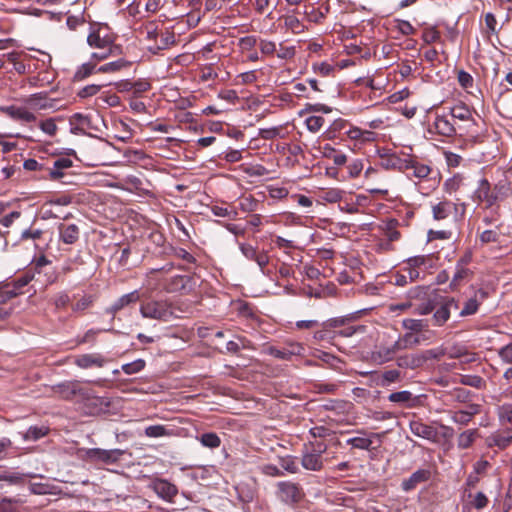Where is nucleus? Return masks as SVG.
Here are the masks:
<instances>
[{
    "instance_id": "1",
    "label": "nucleus",
    "mask_w": 512,
    "mask_h": 512,
    "mask_svg": "<svg viewBox=\"0 0 512 512\" xmlns=\"http://www.w3.org/2000/svg\"><path fill=\"white\" fill-rule=\"evenodd\" d=\"M424 337L414 336L412 333H406L390 346L380 345L372 352L371 358L377 364H384L395 358L399 351L412 348L421 343Z\"/></svg>"
},
{
    "instance_id": "2",
    "label": "nucleus",
    "mask_w": 512,
    "mask_h": 512,
    "mask_svg": "<svg viewBox=\"0 0 512 512\" xmlns=\"http://www.w3.org/2000/svg\"><path fill=\"white\" fill-rule=\"evenodd\" d=\"M511 195V186L506 181L498 182L493 190L487 179L482 178L474 192V197L479 202H485L486 207H492L496 202L502 201Z\"/></svg>"
},
{
    "instance_id": "3",
    "label": "nucleus",
    "mask_w": 512,
    "mask_h": 512,
    "mask_svg": "<svg viewBox=\"0 0 512 512\" xmlns=\"http://www.w3.org/2000/svg\"><path fill=\"white\" fill-rule=\"evenodd\" d=\"M140 314L143 318L168 322L176 318L175 307L168 299H149L140 305Z\"/></svg>"
},
{
    "instance_id": "4",
    "label": "nucleus",
    "mask_w": 512,
    "mask_h": 512,
    "mask_svg": "<svg viewBox=\"0 0 512 512\" xmlns=\"http://www.w3.org/2000/svg\"><path fill=\"white\" fill-rule=\"evenodd\" d=\"M124 454L123 450L120 449H100V448H92L85 450V458L94 463H103V464H114L120 460L122 455Z\"/></svg>"
},
{
    "instance_id": "5",
    "label": "nucleus",
    "mask_w": 512,
    "mask_h": 512,
    "mask_svg": "<svg viewBox=\"0 0 512 512\" xmlns=\"http://www.w3.org/2000/svg\"><path fill=\"white\" fill-rule=\"evenodd\" d=\"M277 497L286 504L299 502L303 497L301 487L291 481H281L277 483Z\"/></svg>"
},
{
    "instance_id": "6",
    "label": "nucleus",
    "mask_w": 512,
    "mask_h": 512,
    "mask_svg": "<svg viewBox=\"0 0 512 512\" xmlns=\"http://www.w3.org/2000/svg\"><path fill=\"white\" fill-rule=\"evenodd\" d=\"M304 351V346L298 342H289L283 347L269 346L265 350L268 355L285 361H291L294 356L303 355Z\"/></svg>"
},
{
    "instance_id": "7",
    "label": "nucleus",
    "mask_w": 512,
    "mask_h": 512,
    "mask_svg": "<svg viewBox=\"0 0 512 512\" xmlns=\"http://www.w3.org/2000/svg\"><path fill=\"white\" fill-rule=\"evenodd\" d=\"M431 260L432 258L429 256H415L409 258L402 271L406 273L410 282L416 281L421 278V273L430 267Z\"/></svg>"
},
{
    "instance_id": "8",
    "label": "nucleus",
    "mask_w": 512,
    "mask_h": 512,
    "mask_svg": "<svg viewBox=\"0 0 512 512\" xmlns=\"http://www.w3.org/2000/svg\"><path fill=\"white\" fill-rule=\"evenodd\" d=\"M326 451V447L318 444L317 448L311 452L302 455L301 464L304 469L310 471H319L323 467L322 453Z\"/></svg>"
},
{
    "instance_id": "9",
    "label": "nucleus",
    "mask_w": 512,
    "mask_h": 512,
    "mask_svg": "<svg viewBox=\"0 0 512 512\" xmlns=\"http://www.w3.org/2000/svg\"><path fill=\"white\" fill-rule=\"evenodd\" d=\"M151 488L160 498L169 502H172L178 493L177 487L165 479L153 480Z\"/></svg>"
},
{
    "instance_id": "10",
    "label": "nucleus",
    "mask_w": 512,
    "mask_h": 512,
    "mask_svg": "<svg viewBox=\"0 0 512 512\" xmlns=\"http://www.w3.org/2000/svg\"><path fill=\"white\" fill-rule=\"evenodd\" d=\"M411 432L420 438L436 441L438 437V431L435 427L423 423L420 419L412 420L409 424Z\"/></svg>"
},
{
    "instance_id": "11",
    "label": "nucleus",
    "mask_w": 512,
    "mask_h": 512,
    "mask_svg": "<svg viewBox=\"0 0 512 512\" xmlns=\"http://www.w3.org/2000/svg\"><path fill=\"white\" fill-rule=\"evenodd\" d=\"M486 443L489 447L505 449L512 443V428H506L491 434L487 437Z\"/></svg>"
},
{
    "instance_id": "12",
    "label": "nucleus",
    "mask_w": 512,
    "mask_h": 512,
    "mask_svg": "<svg viewBox=\"0 0 512 512\" xmlns=\"http://www.w3.org/2000/svg\"><path fill=\"white\" fill-rule=\"evenodd\" d=\"M74 363L82 369H88L91 367H103L106 359L98 353L82 354L75 357Z\"/></svg>"
},
{
    "instance_id": "13",
    "label": "nucleus",
    "mask_w": 512,
    "mask_h": 512,
    "mask_svg": "<svg viewBox=\"0 0 512 512\" xmlns=\"http://www.w3.org/2000/svg\"><path fill=\"white\" fill-rule=\"evenodd\" d=\"M5 113L13 120L23 123H32L36 121V116L25 107L8 106Z\"/></svg>"
},
{
    "instance_id": "14",
    "label": "nucleus",
    "mask_w": 512,
    "mask_h": 512,
    "mask_svg": "<svg viewBox=\"0 0 512 512\" xmlns=\"http://www.w3.org/2000/svg\"><path fill=\"white\" fill-rule=\"evenodd\" d=\"M60 240L65 244H74L79 239V228L75 224L61 223L58 226Z\"/></svg>"
},
{
    "instance_id": "15",
    "label": "nucleus",
    "mask_w": 512,
    "mask_h": 512,
    "mask_svg": "<svg viewBox=\"0 0 512 512\" xmlns=\"http://www.w3.org/2000/svg\"><path fill=\"white\" fill-rule=\"evenodd\" d=\"M54 392L59 397L66 400L72 399L77 394H83L79 382L77 381L59 384L54 387Z\"/></svg>"
},
{
    "instance_id": "16",
    "label": "nucleus",
    "mask_w": 512,
    "mask_h": 512,
    "mask_svg": "<svg viewBox=\"0 0 512 512\" xmlns=\"http://www.w3.org/2000/svg\"><path fill=\"white\" fill-rule=\"evenodd\" d=\"M140 297L141 296L137 290L122 295L112 304V306L108 309V312L115 314L124 307L139 301Z\"/></svg>"
},
{
    "instance_id": "17",
    "label": "nucleus",
    "mask_w": 512,
    "mask_h": 512,
    "mask_svg": "<svg viewBox=\"0 0 512 512\" xmlns=\"http://www.w3.org/2000/svg\"><path fill=\"white\" fill-rule=\"evenodd\" d=\"M456 210V205L448 200L441 201L432 206V214L435 220H444Z\"/></svg>"
},
{
    "instance_id": "18",
    "label": "nucleus",
    "mask_w": 512,
    "mask_h": 512,
    "mask_svg": "<svg viewBox=\"0 0 512 512\" xmlns=\"http://www.w3.org/2000/svg\"><path fill=\"white\" fill-rule=\"evenodd\" d=\"M175 43V36L172 32L166 31L161 34L160 39L156 40V42L149 46L148 49L152 53H157L160 50H164L169 48L171 45Z\"/></svg>"
},
{
    "instance_id": "19",
    "label": "nucleus",
    "mask_w": 512,
    "mask_h": 512,
    "mask_svg": "<svg viewBox=\"0 0 512 512\" xmlns=\"http://www.w3.org/2000/svg\"><path fill=\"white\" fill-rule=\"evenodd\" d=\"M479 412V406L478 405H472L467 410H459L454 412L452 416V420L455 423L466 425L468 424L472 417L476 415Z\"/></svg>"
},
{
    "instance_id": "20",
    "label": "nucleus",
    "mask_w": 512,
    "mask_h": 512,
    "mask_svg": "<svg viewBox=\"0 0 512 512\" xmlns=\"http://www.w3.org/2000/svg\"><path fill=\"white\" fill-rule=\"evenodd\" d=\"M421 360L422 358H420L419 353L406 354L399 356L396 359V363L400 368L416 369L422 366Z\"/></svg>"
},
{
    "instance_id": "21",
    "label": "nucleus",
    "mask_w": 512,
    "mask_h": 512,
    "mask_svg": "<svg viewBox=\"0 0 512 512\" xmlns=\"http://www.w3.org/2000/svg\"><path fill=\"white\" fill-rule=\"evenodd\" d=\"M434 127L438 134L449 137L455 134V128L445 116H437Z\"/></svg>"
},
{
    "instance_id": "22",
    "label": "nucleus",
    "mask_w": 512,
    "mask_h": 512,
    "mask_svg": "<svg viewBox=\"0 0 512 512\" xmlns=\"http://www.w3.org/2000/svg\"><path fill=\"white\" fill-rule=\"evenodd\" d=\"M145 435L150 438L169 437L173 435V430L165 425H151L145 428Z\"/></svg>"
},
{
    "instance_id": "23",
    "label": "nucleus",
    "mask_w": 512,
    "mask_h": 512,
    "mask_svg": "<svg viewBox=\"0 0 512 512\" xmlns=\"http://www.w3.org/2000/svg\"><path fill=\"white\" fill-rule=\"evenodd\" d=\"M484 295V293H482ZM484 296L481 299L478 298L477 294H475L472 298H469L465 303L464 307L460 311L459 315L461 317H466L475 314L478 311V308L483 300Z\"/></svg>"
},
{
    "instance_id": "24",
    "label": "nucleus",
    "mask_w": 512,
    "mask_h": 512,
    "mask_svg": "<svg viewBox=\"0 0 512 512\" xmlns=\"http://www.w3.org/2000/svg\"><path fill=\"white\" fill-rule=\"evenodd\" d=\"M402 326L404 329L409 330L411 332H422L427 330L428 324L425 320L422 319H411L407 318L402 321Z\"/></svg>"
},
{
    "instance_id": "25",
    "label": "nucleus",
    "mask_w": 512,
    "mask_h": 512,
    "mask_svg": "<svg viewBox=\"0 0 512 512\" xmlns=\"http://www.w3.org/2000/svg\"><path fill=\"white\" fill-rule=\"evenodd\" d=\"M478 432L476 429H470L462 432L457 440V445L460 449L469 448L476 439Z\"/></svg>"
},
{
    "instance_id": "26",
    "label": "nucleus",
    "mask_w": 512,
    "mask_h": 512,
    "mask_svg": "<svg viewBox=\"0 0 512 512\" xmlns=\"http://www.w3.org/2000/svg\"><path fill=\"white\" fill-rule=\"evenodd\" d=\"M87 43L90 47L105 50L110 48V40L101 37L98 32H92L87 37Z\"/></svg>"
},
{
    "instance_id": "27",
    "label": "nucleus",
    "mask_w": 512,
    "mask_h": 512,
    "mask_svg": "<svg viewBox=\"0 0 512 512\" xmlns=\"http://www.w3.org/2000/svg\"><path fill=\"white\" fill-rule=\"evenodd\" d=\"M130 65V63L124 59H118L113 62L106 63L100 66L97 70L99 73H114L120 71L123 68H126Z\"/></svg>"
},
{
    "instance_id": "28",
    "label": "nucleus",
    "mask_w": 512,
    "mask_h": 512,
    "mask_svg": "<svg viewBox=\"0 0 512 512\" xmlns=\"http://www.w3.org/2000/svg\"><path fill=\"white\" fill-rule=\"evenodd\" d=\"M398 222L394 219L389 220L383 227L385 237L390 241H397L400 239V232L397 230Z\"/></svg>"
},
{
    "instance_id": "29",
    "label": "nucleus",
    "mask_w": 512,
    "mask_h": 512,
    "mask_svg": "<svg viewBox=\"0 0 512 512\" xmlns=\"http://www.w3.org/2000/svg\"><path fill=\"white\" fill-rule=\"evenodd\" d=\"M451 116L461 121H467L471 119L472 113L465 104L459 103L451 108Z\"/></svg>"
},
{
    "instance_id": "30",
    "label": "nucleus",
    "mask_w": 512,
    "mask_h": 512,
    "mask_svg": "<svg viewBox=\"0 0 512 512\" xmlns=\"http://www.w3.org/2000/svg\"><path fill=\"white\" fill-rule=\"evenodd\" d=\"M279 464L282 467V469L287 471L288 473L296 474L299 472L297 459L294 456L287 455L285 457H280Z\"/></svg>"
},
{
    "instance_id": "31",
    "label": "nucleus",
    "mask_w": 512,
    "mask_h": 512,
    "mask_svg": "<svg viewBox=\"0 0 512 512\" xmlns=\"http://www.w3.org/2000/svg\"><path fill=\"white\" fill-rule=\"evenodd\" d=\"M427 478V472L423 470L416 471L411 475L408 480H405L402 484L403 489L408 491L413 489L418 483L425 481Z\"/></svg>"
},
{
    "instance_id": "32",
    "label": "nucleus",
    "mask_w": 512,
    "mask_h": 512,
    "mask_svg": "<svg viewBox=\"0 0 512 512\" xmlns=\"http://www.w3.org/2000/svg\"><path fill=\"white\" fill-rule=\"evenodd\" d=\"M455 305L453 302L441 305L434 312V320L437 325L444 324L450 317V306Z\"/></svg>"
},
{
    "instance_id": "33",
    "label": "nucleus",
    "mask_w": 512,
    "mask_h": 512,
    "mask_svg": "<svg viewBox=\"0 0 512 512\" xmlns=\"http://www.w3.org/2000/svg\"><path fill=\"white\" fill-rule=\"evenodd\" d=\"M71 124H77L74 128H72V133L82 132L85 127L89 126L90 119L87 115H83L81 113H75L71 119Z\"/></svg>"
},
{
    "instance_id": "34",
    "label": "nucleus",
    "mask_w": 512,
    "mask_h": 512,
    "mask_svg": "<svg viewBox=\"0 0 512 512\" xmlns=\"http://www.w3.org/2000/svg\"><path fill=\"white\" fill-rule=\"evenodd\" d=\"M284 24L287 29L291 30L295 34L302 33L305 29L302 22L294 15L285 16Z\"/></svg>"
},
{
    "instance_id": "35",
    "label": "nucleus",
    "mask_w": 512,
    "mask_h": 512,
    "mask_svg": "<svg viewBox=\"0 0 512 512\" xmlns=\"http://www.w3.org/2000/svg\"><path fill=\"white\" fill-rule=\"evenodd\" d=\"M388 399L393 403L408 404L414 400V397L410 391L404 390L391 393Z\"/></svg>"
},
{
    "instance_id": "36",
    "label": "nucleus",
    "mask_w": 512,
    "mask_h": 512,
    "mask_svg": "<svg viewBox=\"0 0 512 512\" xmlns=\"http://www.w3.org/2000/svg\"><path fill=\"white\" fill-rule=\"evenodd\" d=\"M200 442L203 446L208 448H217L221 444V440L216 433H204L200 437Z\"/></svg>"
},
{
    "instance_id": "37",
    "label": "nucleus",
    "mask_w": 512,
    "mask_h": 512,
    "mask_svg": "<svg viewBox=\"0 0 512 512\" xmlns=\"http://www.w3.org/2000/svg\"><path fill=\"white\" fill-rule=\"evenodd\" d=\"M212 212L215 216L228 217L229 219L237 218V211L231 206H213Z\"/></svg>"
},
{
    "instance_id": "38",
    "label": "nucleus",
    "mask_w": 512,
    "mask_h": 512,
    "mask_svg": "<svg viewBox=\"0 0 512 512\" xmlns=\"http://www.w3.org/2000/svg\"><path fill=\"white\" fill-rule=\"evenodd\" d=\"M469 503L472 507L476 509H482L487 506L488 498L482 492H477L475 495L471 493L468 494Z\"/></svg>"
},
{
    "instance_id": "39",
    "label": "nucleus",
    "mask_w": 512,
    "mask_h": 512,
    "mask_svg": "<svg viewBox=\"0 0 512 512\" xmlns=\"http://www.w3.org/2000/svg\"><path fill=\"white\" fill-rule=\"evenodd\" d=\"M94 69H95L94 63L89 62V63L82 64L78 68V70L75 72L74 80H76V81L84 80L85 78L89 77L94 72Z\"/></svg>"
},
{
    "instance_id": "40",
    "label": "nucleus",
    "mask_w": 512,
    "mask_h": 512,
    "mask_svg": "<svg viewBox=\"0 0 512 512\" xmlns=\"http://www.w3.org/2000/svg\"><path fill=\"white\" fill-rule=\"evenodd\" d=\"M39 128L43 133L50 137H54L58 131L56 120L54 118H48L39 123Z\"/></svg>"
},
{
    "instance_id": "41",
    "label": "nucleus",
    "mask_w": 512,
    "mask_h": 512,
    "mask_svg": "<svg viewBox=\"0 0 512 512\" xmlns=\"http://www.w3.org/2000/svg\"><path fill=\"white\" fill-rule=\"evenodd\" d=\"M324 118L321 116H310L305 120L307 129L312 133H317L324 125Z\"/></svg>"
},
{
    "instance_id": "42",
    "label": "nucleus",
    "mask_w": 512,
    "mask_h": 512,
    "mask_svg": "<svg viewBox=\"0 0 512 512\" xmlns=\"http://www.w3.org/2000/svg\"><path fill=\"white\" fill-rule=\"evenodd\" d=\"M413 176L418 179H426L431 174L432 169L430 166L426 164L419 163L418 161H415L413 168Z\"/></svg>"
},
{
    "instance_id": "43",
    "label": "nucleus",
    "mask_w": 512,
    "mask_h": 512,
    "mask_svg": "<svg viewBox=\"0 0 512 512\" xmlns=\"http://www.w3.org/2000/svg\"><path fill=\"white\" fill-rule=\"evenodd\" d=\"M347 444L353 448L369 450L372 445V440L367 437H353L347 440Z\"/></svg>"
},
{
    "instance_id": "44",
    "label": "nucleus",
    "mask_w": 512,
    "mask_h": 512,
    "mask_svg": "<svg viewBox=\"0 0 512 512\" xmlns=\"http://www.w3.org/2000/svg\"><path fill=\"white\" fill-rule=\"evenodd\" d=\"M463 178L460 175H454L444 183V189L448 194L456 192L462 185Z\"/></svg>"
},
{
    "instance_id": "45",
    "label": "nucleus",
    "mask_w": 512,
    "mask_h": 512,
    "mask_svg": "<svg viewBox=\"0 0 512 512\" xmlns=\"http://www.w3.org/2000/svg\"><path fill=\"white\" fill-rule=\"evenodd\" d=\"M468 275H469V270L466 267H464L463 264L457 263L456 271L452 278L451 285L452 286L460 285L462 283V281L467 278Z\"/></svg>"
},
{
    "instance_id": "46",
    "label": "nucleus",
    "mask_w": 512,
    "mask_h": 512,
    "mask_svg": "<svg viewBox=\"0 0 512 512\" xmlns=\"http://www.w3.org/2000/svg\"><path fill=\"white\" fill-rule=\"evenodd\" d=\"M140 33L145 35L147 40H154L155 43L159 36L158 25L154 22H150L141 29Z\"/></svg>"
},
{
    "instance_id": "47",
    "label": "nucleus",
    "mask_w": 512,
    "mask_h": 512,
    "mask_svg": "<svg viewBox=\"0 0 512 512\" xmlns=\"http://www.w3.org/2000/svg\"><path fill=\"white\" fill-rule=\"evenodd\" d=\"M243 172L251 177H262L268 174V170L262 165L243 166Z\"/></svg>"
},
{
    "instance_id": "48",
    "label": "nucleus",
    "mask_w": 512,
    "mask_h": 512,
    "mask_svg": "<svg viewBox=\"0 0 512 512\" xmlns=\"http://www.w3.org/2000/svg\"><path fill=\"white\" fill-rule=\"evenodd\" d=\"M400 379V372L396 369H391L383 372L381 376L380 384L382 386L389 385L391 383H395Z\"/></svg>"
},
{
    "instance_id": "49",
    "label": "nucleus",
    "mask_w": 512,
    "mask_h": 512,
    "mask_svg": "<svg viewBox=\"0 0 512 512\" xmlns=\"http://www.w3.org/2000/svg\"><path fill=\"white\" fill-rule=\"evenodd\" d=\"M145 367V361L142 359H138L134 362L124 364L122 366V370L124 373L128 375H132L140 372Z\"/></svg>"
},
{
    "instance_id": "50",
    "label": "nucleus",
    "mask_w": 512,
    "mask_h": 512,
    "mask_svg": "<svg viewBox=\"0 0 512 512\" xmlns=\"http://www.w3.org/2000/svg\"><path fill=\"white\" fill-rule=\"evenodd\" d=\"M47 433V429L44 427H30L24 434V438L26 440H38L41 437L45 436Z\"/></svg>"
},
{
    "instance_id": "51",
    "label": "nucleus",
    "mask_w": 512,
    "mask_h": 512,
    "mask_svg": "<svg viewBox=\"0 0 512 512\" xmlns=\"http://www.w3.org/2000/svg\"><path fill=\"white\" fill-rule=\"evenodd\" d=\"M443 355H444V350L441 348L429 349V350H425V351L419 353L420 358H422V360H421L422 366L424 365V363L426 361L431 360V359H439Z\"/></svg>"
},
{
    "instance_id": "52",
    "label": "nucleus",
    "mask_w": 512,
    "mask_h": 512,
    "mask_svg": "<svg viewBox=\"0 0 512 512\" xmlns=\"http://www.w3.org/2000/svg\"><path fill=\"white\" fill-rule=\"evenodd\" d=\"M20 292L16 288L5 286L4 289L0 290V304H4L12 298L16 297Z\"/></svg>"
},
{
    "instance_id": "53",
    "label": "nucleus",
    "mask_w": 512,
    "mask_h": 512,
    "mask_svg": "<svg viewBox=\"0 0 512 512\" xmlns=\"http://www.w3.org/2000/svg\"><path fill=\"white\" fill-rule=\"evenodd\" d=\"M93 302L92 296L85 295L81 297L73 306L72 309L75 312L84 311L91 306Z\"/></svg>"
},
{
    "instance_id": "54",
    "label": "nucleus",
    "mask_w": 512,
    "mask_h": 512,
    "mask_svg": "<svg viewBox=\"0 0 512 512\" xmlns=\"http://www.w3.org/2000/svg\"><path fill=\"white\" fill-rule=\"evenodd\" d=\"M101 89L100 85L91 84L83 87L81 90L78 91L77 95L80 98H88L96 95Z\"/></svg>"
},
{
    "instance_id": "55",
    "label": "nucleus",
    "mask_w": 512,
    "mask_h": 512,
    "mask_svg": "<svg viewBox=\"0 0 512 512\" xmlns=\"http://www.w3.org/2000/svg\"><path fill=\"white\" fill-rule=\"evenodd\" d=\"M56 309L65 308L70 303V297L66 292H59L53 298Z\"/></svg>"
},
{
    "instance_id": "56",
    "label": "nucleus",
    "mask_w": 512,
    "mask_h": 512,
    "mask_svg": "<svg viewBox=\"0 0 512 512\" xmlns=\"http://www.w3.org/2000/svg\"><path fill=\"white\" fill-rule=\"evenodd\" d=\"M363 168H364V165H363L362 160H360V159H356V160L352 161L347 167L348 173L351 178L358 177L360 175V173L362 172Z\"/></svg>"
},
{
    "instance_id": "57",
    "label": "nucleus",
    "mask_w": 512,
    "mask_h": 512,
    "mask_svg": "<svg viewBox=\"0 0 512 512\" xmlns=\"http://www.w3.org/2000/svg\"><path fill=\"white\" fill-rule=\"evenodd\" d=\"M295 47L294 46H284L280 44L277 49V57L280 59H291L295 56Z\"/></svg>"
},
{
    "instance_id": "58",
    "label": "nucleus",
    "mask_w": 512,
    "mask_h": 512,
    "mask_svg": "<svg viewBox=\"0 0 512 512\" xmlns=\"http://www.w3.org/2000/svg\"><path fill=\"white\" fill-rule=\"evenodd\" d=\"M499 240V233L495 230H485L480 234V241L483 244L494 243Z\"/></svg>"
},
{
    "instance_id": "59",
    "label": "nucleus",
    "mask_w": 512,
    "mask_h": 512,
    "mask_svg": "<svg viewBox=\"0 0 512 512\" xmlns=\"http://www.w3.org/2000/svg\"><path fill=\"white\" fill-rule=\"evenodd\" d=\"M239 342L228 341L226 344V350L228 352L236 353L240 348H248V341L245 338H238Z\"/></svg>"
},
{
    "instance_id": "60",
    "label": "nucleus",
    "mask_w": 512,
    "mask_h": 512,
    "mask_svg": "<svg viewBox=\"0 0 512 512\" xmlns=\"http://www.w3.org/2000/svg\"><path fill=\"white\" fill-rule=\"evenodd\" d=\"M452 233L447 230H429L428 231V240L433 241L436 239L447 240L450 239Z\"/></svg>"
},
{
    "instance_id": "61",
    "label": "nucleus",
    "mask_w": 512,
    "mask_h": 512,
    "mask_svg": "<svg viewBox=\"0 0 512 512\" xmlns=\"http://www.w3.org/2000/svg\"><path fill=\"white\" fill-rule=\"evenodd\" d=\"M218 74L211 65L205 66L201 69L200 79L203 82L214 80Z\"/></svg>"
},
{
    "instance_id": "62",
    "label": "nucleus",
    "mask_w": 512,
    "mask_h": 512,
    "mask_svg": "<svg viewBox=\"0 0 512 512\" xmlns=\"http://www.w3.org/2000/svg\"><path fill=\"white\" fill-rule=\"evenodd\" d=\"M239 248L242 254L249 260H254L257 255V250L250 244L240 243Z\"/></svg>"
},
{
    "instance_id": "63",
    "label": "nucleus",
    "mask_w": 512,
    "mask_h": 512,
    "mask_svg": "<svg viewBox=\"0 0 512 512\" xmlns=\"http://www.w3.org/2000/svg\"><path fill=\"white\" fill-rule=\"evenodd\" d=\"M446 163L449 167H457L462 161V157L456 153L446 151L444 152Z\"/></svg>"
},
{
    "instance_id": "64",
    "label": "nucleus",
    "mask_w": 512,
    "mask_h": 512,
    "mask_svg": "<svg viewBox=\"0 0 512 512\" xmlns=\"http://www.w3.org/2000/svg\"><path fill=\"white\" fill-rule=\"evenodd\" d=\"M498 354L505 363H512V342L500 348Z\"/></svg>"
}]
</instances>
